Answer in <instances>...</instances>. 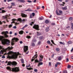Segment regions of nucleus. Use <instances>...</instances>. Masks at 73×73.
Segmentation results:
<instances>
[{
    "instance_id": "6ab92c4d",
    "label": "nucleus",
    "mask_w": 73,
    "mask_h": 73,
    "mask_svg": "<svg viewBox=\"0 0 73 73\" xmlns=\"http://www.w3.org/2000/svg\"><path fill=\"white\" fill-rule=\"evenodd\" d=\"M28 25H26L24 27H23L21 29H22V30H24V28H26L27 27H28Z\"/></svg>"
},
{
    "instance_id": "423d86ee",
    "label": "nucleus",
    "mask_w": 73,
    "mask_h": 73,
    "mask_svg": "<svg viewBox=\"0 0 73 73\" xmlns=\"http://www.w3.org/2000/svg\"><path fill=\"white\" fill-rule=\"evenodd\" d=\"M1 34L5 36V37H8V36L7 35V34L8 33V32L7 31H6L5 32L3 31L1 33Z\"/></svg>"
},
{
    "instance_id": "72a5a7b5",
    "label": "nucleus",
    "mask_w": 73,
    "mask_h": 73,
    "mask_svg": "<svg viewBox=\"0 0 73 73\" xmlns=\"http://www.w3.org/2000/svg\"><path fill=\"white\" fill-rule=\"evenodd\" d=\"M26 38H27L29 39V38H31V36H30L28 35L26 36Z\"/></svg>"
},
{
    "instance_id": "4468645a",
    "label": "nucleus",
    "mask_w": 73,
    "mask_h": 73,
    "mask_svg": "<svg viewBox=\"0 0 73 73\" xmlns=\"http://www.w3.org/2000/svg\"><path fill=\"white\" fill-rule=\"evenodd\" d=\"M13 48L12 47H10V46H9L6 49V50H11V49H12Z\"/></svg>"
},
{
    "instance_id": "f03ea898",
    "label": "nucleus",
    "mask_w": 73,
    "mask_h": 73,
    "mask_svg": "<svg viewBox=\"0 0 73 73\" xmlns=\"http://www.w3.org/2000/svg\"><path fill=\"white\" fill-rule=\"evenodd\" d=\"M8 55L7 57V58H11V56L9 55H11L13 58H17V56L19 54H14L13 52L11 51H9L8 52Z\"/></svg>"
},
{
    "instance_id": "6e6d98bb",
    "label": "nucleus",
    "mask_w": 73,
    "mask_h": 73,
    "mask_svg": "<svg viewBox=\"0 0 73 73\" xmlns=\"http://www.w3.org/2000/svg\"><path fill=\"white\" fill-rule=\"evenodd\" d=\"M66 61H67V62H68V61H69V58H67L66 59Z\"/></svg>"
},
{
    "instance_id": "79ce46f5",
    "label": "nucleus",
    "mask_w": 73,
    "mask_h": 73,
    "mask_svg": "<svg viewBox=\"0 0 73 73\" xmlns=\"http://www.w3.org/2000/svg\"><path fill=\"white\" fill-rule=\"evenodd\" d=\"M43 38V36H40L39 37V39H40V40H42Z\"/></svg>"
},
{
    "instance_id": "37998d69",
    "label": "nucleus",
    "mask_w": 73,
    "mask_h": 73,
    "mask_svg": "<svg viewBox=\"0 0 73 73\" xmlns=\"http://www.w3.org/2000/svg\"><path fill=\"white\" fill-rule=\"evenodd\" d=\"M21 60L22 63H24V59H21Z\"/></svg>"
},
{
    "instance_id": "dca6fc26",
    "label": "nucleus",
    "mask_w": 73,
    "mask_h": 73,
    "mask_svg": "<svg viewBox=\"0 0 73 73\" xmlns=\"http://www.w3.org/2000/svg\"><path fill=\"white\" fill-rule=\"evenodd\" d=\"M32 42H37V40L36 39L34 38L32 40Z\"/></svg>"
},
{
    "instance_id": "c9c22d12",
    "label": "nucleus",
    "mask_w": 73,
    "mask_h": 73,
    "mask_svg": "<svg viewBox=\"0 0 73 73\" xmlns=\"http://www.w3.org/2000/svg\"><path fill=\"white\" fill-rule=\"evenodd\" d=\"M45 23L46 24H48L49 23V21L48 20H46L45 21Z\"/></svg>"
},
{
    "instance_id": "a878e982",
    "label": "nucleus",
    "mask_w": 73,
    "mask_h": 73,
    "mask_svg": "<svg viewBox=\"0 0 73 73\" xmlns=\"http://www.w3.org/2000/svg\"><path fill=\"white\" fill-rule=\"evenodd\" d=\"M62 9H63L64 10H66V9H67L66 6H65L64 7H63L62 8Z\"/></svg>"
},
{
    "instance_id": "20e7f679",
    "label": "nucleus",
    "mask_w": 73,
    "mask_h": 73,
    "mask_svg": "<svg viewBox=\"0 0 73 73\" xmlns=\"http://www.w3.org/2000/svg\"><path fill=\"white\" fill-rule=\"evenodd\" d=\"M19 40L18 38H14L12 39V42H11V45H13L14 44L15 42H17V41Z\"/></svg>"
},
{
    "instance_id": "c756f323",
    "label": "nucleus",
    "mask_w": 73,
    "mask_h": 73,
    "mask_svg": "<svg viewBox=\"0 0 73 73\" xmlns=\"http://www.w3.org/2000/svg\"><path fill=\"white\" fill-rule=\"evenodd\" d=\"M27 70H33V68H27Z\"/></svg>"
},
{
    "instance_id": "3c124183",
    "label": "nucleus",
    "mask_w": 73,
    "mask_h": 73,
    "mask_svg": "<svg viewBox=\"0 0 73 73\" xmlns=\"http://www.w3.org/2000/svg\"><path fill=\"white\" fill-rule=\"evenodd\" d=\"M35 62H38V61L37 59H36L35 60Z\"/></svg>"
},
{
    "instance_id": "9d476101",
    "label": "nucleus",
    "mask_w": 73,
    "mask_h": 73,
    "mask_svg": "<svg viewBox=\"0 0 73 73\" xmlns=\"http://www.w3.org/2000/svg\"><path fill=\"white\" fill-rule=\"evenodd\" d=\"M12 65V66L13 67V66H16L17 64V62L15 61L11 63Z\"/></svg>"
},
{
    "instance_id": "e2e57ef3",
    "label": "nucleus",
    "mask_w": 73,
    "mask_h": 73,
    "mask_svg": "<svg viewBox=\"0 0 73 73\" xmlns=\"http://www.w3.org/2000/svg\"><path fill=\"white\" fill-rule=\"evenodd\" d=\"M41 44V42L39 41L38 42V45H40V44Z\"/></svg>"
},
{
    "instance_id": "ea45409f",
    "label": "nucleus",
    "mask_w": 73,
    "mask_h": 73,
    "mask_svg": "<svg viewBox=\"0 0 73 73\" xmlns=\"http://www.w3.org/2000/svg\"><path fill=\"white\" fill-rule=\"evenodd\" d=\"M59 12L60 13V14H62V11L61 10L59 11Z\"/></svg>"
},
{
    "instance_id": "4d7b16f0",
    "label": "nucleus",
    "mask_w": 73,
    "mask_h": 73,
    "mask_svg": "<svg viewBox=\"0 0 73 73\" xmlns=\"http://www.w3.org/2000/svg\"><path fill=\"white\" fill-rule=\"evenodd\" d=\"M51 62H49V66H51Z\"/></svg>"
},
{
    "instance_id": "c85d7f7f",
    "label": "nucleus",
    "mask_w": 73,
    "mask_h": 73,
    "mask_svg": "<svg viewBox=\"0 0 73 73\" xmlns=\"http://www.w3.org/2000/svg\"><path fill=\"white\" fill-rule=\"evenodd\" d=\"M33 24H34V22H32L30 23L29 24V25H30L32 26V25H33Z\"/></svg>"
},
{
    "instance_id": "9b49d317",
    "label": "nucleus",
    "mask_w": 73,
    "mask_h": 73,
    "mask_svg": "<svg viewBox=\"0 0 73 73\" xmlns=\"http://www.w3.org/2000/svg\"><path fill=\"white\" fill-rule=\"evenodd\" d=\"M18 21H20V22H24L25 21V19H23V20H21V18H19L18 19Z\"/></svg>"
},
{
    "instance_id": "864d4df0",
    "label": "nucleus",
    "mask_w": 73,
    "mask_h": 73,
    "mask_svg": "<svg viewBox=\"0 0 73 73\" xmlns=\"http://www.w3.org/2000/svg\"><path fill=\"white\" fill-rule=\"evenodd\" d=\"M30 16V19H32V14H31Z\"/></svg>"
},
{
    "instance_id": "b1692460",
    "label": "nucleus",
    "mask_w": 73,
    "mask_h": 73,
    "mask_svg": "<svg viewBox=\"0 0 73 73\" xmlns=\"http://www.w3.org/2000/svg\"><path fill=\"white\" fill-rule=\"evenodd\" d=\"M18 1H19L20 2H21V3H25V1L24 0H18Z\"/></svg>"
},
{
    "instance_id": "7c9ffc66",
    "label": "nucleus",
    "mask_w": 73,
    "mask_h": 73,
    "mask_svg": "<svg viewBox=\"0 0 73 73\" xmlns=\"http://www.w3.org/2000/svg\"><path fill=\"white\" fill-rule=\"evenodd\" d=\"M71 29H73V23H71Z\"/></svg>"
},
{
    "instance_id": "603ef678",
    "label": "nucleus",
    "mask_w": 73,
    "mask_h": 73,
    "mask_svg": "<svg viewBox=\"0 0 73 73\" xmlns=\"http://www.w3.org/2000/svg\"><path fill=\"white\" fill-rule=\"evenodd\" d=\"M28 11H32V10L31 9H28Z\"/></svg>"
},
{
    "instance_id": "412c9836",
    "label": "nucleus",
    "mask_w": 73,
    "mask_h": 73,
    "mask_svg": "<svg viewBox=\"0 0 73 73\" xmlns=\"http://www.w3.org/2000/svg\"><path fill=\"white\" fill-rule=\"evenodd\" d=\"M23 33H24V31H19V34L20 35H23Z\"/></svg>"
},
{
    "instance_id": "de8ad7c7",
    "label": "nucleus",
    "mask_w": 73,
    "mask_h": 73,
    "mask_svg": "<svg viewBox=\"0 0 73 73\" xmlns=\"http://www.w3.org/2000/svg\"><path fill=\"white\" fill-rule=\"evenodd\" d=\"M66 29H69V28H70V26H68L67 27H66Z\"/></svg>"
},
{
    "instance_id": "09e8293b",
    "label": "nucleus",
    "mask_w": 73,
    "mask_h": 73,
    "mask_svg": "<svg viewBox=\"0 0 73 73\" xmlns=\"http://www.w3.org/2000/svg\"><path fill=\"white\" fill-rule=\"evenodd\" d=\"M60 44H62L63 45H64V44H65V43H63L61 42H60Z\"/></svg>"
},
{
    "instance_id": "ddd939ff",
    "label": "nucleus",
    "mask_w": 73,
    "mask_h": 73,
    "mask_svg": "<svg viewBox=\"0 0 73 73\" xmlns=\"http://www.w3.org/2000/svg\"><path fill=\"white\" fill-rule=\"evenodd\" d=\"M63 58H64V56H59L58 58V59L59 61H61Z\"/></svg>"
},
{
    "instance_id": "c03bdc74",
    "label": "nucleus",
    "mask_w": 73,
    "mask_h": 73,
    "mask_svg": "<svg viewBox=\"0 0 73 73\" xmlns=\"http://www.w3.org/2000/svg\"><path fill=\"white\" fill-rule=\"evenodd\" d=\"M67 71L64 70L63 71V73H67Z\"/></svg>"
},
{
    "instance_id": "473e14b6",
    "label": "nucleus",
    "mask_w": 73,
    "mask_h": 73,
    "mask_svg": "<svg viewBox=\"0 0 73 73\" xmlns=\"http://www.w3.org/2000/svg\"><path fill=\"white\" fill-rule=\"evenodd\" d=\"M47 44H50V43H51V42H50V40H48L47 41Z\"/></svg>"
},
{
    "instance_id": "338daca9",
    "label": "nucleus",
    "mask_w": 73,
    "mask_h": 73,
    "mask_svg": "<svg viewBox=\"0 0 73 73\" xmlns=\"http://www.w3.org/2000/svg\"><path fill=\"white\" fill-rule=\"evenodd\" d=\"M60 6H64V5H63L62 4H60Z\"/></svg>"
},
{
    "instance_id": "5fc2aeb1",
    "label": "nucleus",
    "mask_w": 73,
    "mask_h": 73,
    "mask_svg": "<svg viewBox=\"0 0 73 73\" xmlns=\"http://www.w3.org/2000/svg\"><path fill=\"white\" fill-rule=\"evenodd\" d=\"M11 5L13 6H14L15 5V3L12 2V3H11Z\"/></svg>"
},
{
    "instance_id": "bf43d9fd",
    "label": "nucleus",
    "mask_w": 73,
    "mask_h": 73,
    "mask_svg": "<svg viewBox=\"0 0 73 73\" xmlns=\"http://www.w3.org/2000/svg\"><path fill=\"white\" fill-rule=\"evenodd\" d=\"M2 58H5V57L4 56H3L2 57Z\"/></svg>"
},
{
    "instance_id": "cd10ccee",
    "label": "nucleus",
    "mask_w": 73,
    "mask_h": 73,
    "mask_svg": "<svg viewBox=\"0 0 73 73\" xmlns=\"http://www.w3.org/2000/svg\"><path fill=\"white\" fill-rule=\"evenodd\" d=\"M41 35V33H38V32H37V36H40Z\"/></svg>"
},
{
    "instance_id": "0eeeda50",
    "label": "nucleus",
    "mask_w": 73,
    "mask_h": 73,
    "mask_svg": "<svg viewBox=\"0 0 73 73\" xmlns=\"http://www.w3.org/2000/svg\"><path fill=\"white\" fill-rule=\"evenodd\" d=\"M37 52H36V54L34 55V56L33 57V58H32L31 60V62H33V61H34L35 60V58H37Z\"/></svg>"
},
{
    "instance_id": "4be33fe9",
    "label": "nucleus",
    "mask_w": 73,
    "mask_h": 73,
    "mask_svg": "<svg viewBox=\"0 0 73 73\" xmlns=\"http://www.w3.org/2000/svg\"><path fill=\"white\" fill-rule=\"evenodd\" d=\"M60 64H61L59 62H57L56 63V64L55 65V66L56 67H57V65H60Z\"/></svg>"
},
{
    "instance_id": "69168bd1",
    "label": "nucleus",
    "mask_w": 73,
    "mask_h": 73,
    "mask_svg": "<svg viewBox=\"0 0 73 73\" xmlns=\"http://www.w3.org/2000/svg\"><path fill=\"white\" fill-rule=\"evenodd\" d=\"M13 28L14 29H16V28H17L16 26H15L13 27Z\"/></svg>"
},
{
    "instance_id": "f704fd0d",
    "label": "nucleus",
    "mask_w": 73,
    "mask_h": 73,
    "mask_svg": "<svg viewBox=\"0 0 73 73\" xmlns=\"http://www.w3.org/2000/svg\"><path fill=\"white\" fill-rule=\"evenodd\" d=\"M31 46H35V44L34 43H31Z\"/></svg>"
},
{
    "instance_id": "13d9d810",
    "label": "nucleus",
    "mask_w": 73,
    "mask_h": 73,
    "mask_svg": "<svg viewBox=\"0 0 73 73\" xmlns=\"http://www.w3.org/2000/svg\"><path fill=\"white\" fill-rule=\"evenodd\" d=\"M3 50H1V51L0 52V54H3Z\"/></svg>"
},
{
    "instance_id": "393cba45",
    "label": "nucleus",
    "mask_w": 73,
    "mask_h": 73,
    "mask_svg": "<svg viewBox=\"0 0 73 73\" xmlns=\"http://www.w3.org/2000/svg\"><path fill=\"white\" fill-rule=\"evenodd\" d=\"M51 41L54 45H56V44H55V43H54V41H53V40H51Z\"/></svg>"
},
{
    "instance_id": "aec40b11",
    "label": "nucleus",
    "mask_w": 73,
    "mask_h": 73,
    "mask_svg": "<svg viewBox=\"0 0 73 73\" xmlns=\"http://www.w3.org/2000/svg\"><path fill=\"white\" fill-rule=\"evenodd\" d=\"M45 31L46 32H48L49 31V27H47L46 28Z\"/></svg>"
},
{
    "instance_id": "774afa93",
    "label": "nucleus",
    "mask_w": 73,
    "mask_h": 73,
    "mask_svg": "<svg viewBox=\"0 0 73 73\" xmlns=\"http://www.w3.org/2000/svg\"><path fill=\"white\" fill-rule=\"evenodd\" d=\"M54 54H52V56H51V57L53 58V57H54Z\"/></svg>"
},
{
    "instance_id": "f257e3e1",
    "label": "nucleus",
    "mask_w": 73,
    "mask_h": 73,
    "mask_svg": "<svg viewBox=\"0 0 73 73\" xmlns=\"http://www.w3.org/2000/svg\"><path fill=\"white\" fill-rule=\"evenodd\" d=\"M3 38H4L3 36H0V40L1 41L2 44L3 45H5V44L9 45V43H10L9 40L7 39H3Z\"/></svg>"
},
{
    "instance_id": "f8f14e48",
    "label": "nucleus",
    "mask_w": 73,
    "mask_h": 73,
    "mask_svg": "<svg viewBox=\"0 0 73 73\" xmlns=\"http://www.w3.org/2000/svg\"><path fill=\"white\" fill-rule=\"evenodd\" d=\"M40 58H39V61L40 62H41V61H42V59L43 58V56H42V55H40Z\"/></svg>"
},
{
    "instance_id": "49530a36",
    "label": "nucleus",
    "mask_w": 73,
    "mask_h": 73,
    "mask_svg": "<svg viewBox=\"0 0 73 73\" xmlns=\"http://www.w3.org/2000/svg\"><path fill=\"white\" fill-rule=\"evenodd\" d=\"M69 20H70V21L72 20V19H73V18H72V17H70L69 18Z\"/></svg>"
},
{
    "instance_id": "e433bc0d",
    "label": "nucleus",
    "mask_w": 73,
    "mask_h": 73,
    "mask_svg": "<svg viewBox=\"0 0 73 73\" xmlns=\"http://www.w3.org/2000/svg\"><path fill=\"white\" fill-rule=\"evenodd\" d=\"M67 68L68 69H69V68H71V65H68Z\"/></svg>"
},
{
    "instance_id": "8fccbe9b",
    "label": "nucleus",
    "mask_w": 73,
    "mask_h": 73,
    "mask_svg": "<svg viewBox=\"0 0 73 73\" xmlns=\"http://www.w3.org/2000/svg\"><path fill=\"white\" fill-rule=\"evenodd\" d=\"M51 25H55V23H51Z\"/></svg>"
},
{
    "instance_id": "6e6552de",
    "label": "nucleus",
    "mask_w": 73,
    "mask_h": 73,
    "mask_svg": "<svg viewBox=\"0 0 73 73\" xmlns=\"http://www.w3.org/2000/svg\"><path fill=\"white\" fill-rule=\"evenodd\" d=\"M33 28L35 29H36V30H38V28H39V26H38V25H35L33 27Z\"/></svg>"
},
{
    "instance_id": "2eb2a0df",
    "label": "nucleus",
    "mask_w": 73,
    "mask_h": 73,
    "mask_svg": "<svg viewBox=\"0 0 73 73\" xmlns=\"http://www.w3.org/2000/svg\"><path fill=\"white\" fill-rule=\"evenodd\" d=\"M21 16L23 17H27V15L23 13L21 14Z\"/></svg>"
},
{
    "instance_id": "bb28decb",
    "label": "nucleus",
    "mask_w": 73,
    "mask_h": 73,
    "mask_svg": "<svg viewBox=\"0 0 73 73\" xmlns=\"http://www.w3.org/2000/svg\"><path fill=\"white\" fill-rule=\"evenodd\" d=\"M56 13L57 15H60V14L58 12V11L57 10L56 11Z\"/></svg>"
},
{
    "instance_id": "a19ab883",
    "label": "nucleus",
    "mask_w": 73,
    "mask_h": 73,
    "mask_svg": "<svg viewBox=\"0 0 73 73\" xmlns=\"http://www.w3.org/2000/svg\"><path fill=\"white\" fill-rule=\"evenodd\" d=\"M32 16H33V17H34L35 16V13H32V14L31 15Z\"/></svg>"
},
{
    "instance_id": "0e129e2a",
    "label": "nucleus",
    "mask_w": 73,
    "mask_h": 73,
    "mask_svg": "<svg viewBox=\"0 0 73 73\" xmlns=\"http://www.w3.org/2000/svg\"><path fill=\"white\" fill-rule=\"evenodd\" d=\"M2 9H4V7H3L2 8H0V11H1Z\"/></svg>"
},
{
    "instance_id": "f3484780",
    "label": "nucleus",
    "mask_w": 73,
    "mask_h": 73,
    "mask_svg": "<svg viewBox=\"0 0 73 73\" xmlns=\"http://www.w3.org/2000/svg\"><path fill=\"white\" fill-rule=\"evenodd\" d=\"M7 12V11L4 10H2V12L0 11V13H4Z\"/></svg>"
},
{
    "instance_id": "680f3d73",
    "label": "nucleus",
    "mask_w": 73,
    "mask_h": 73,
    "mask_svg": "<svg viewBox=\"0 0 73 73\" xmlns=\"http://www.w3.org/2000/svg\"><path fill=\"white\" fill-rule=\"evenodd\" d=\"M13 32H12V31H10L9 32V34L10 35H12V33Z\"/></svg>"
},
{
    "instance_id": "39448f33",
    "label": "nucleus",
    "mask_w": 73,
    "mask_h": 73,
    "mask_svg": "<svg viewBox=\"0 0 73 73\" xmlns=\"http://www.w3.org/2000/svg\"><path fill=\"white\" fill-rule=\"evenodd\" d=\"M3 19H6L7 22H9L10 21V18L8 16H3Z\"/></svg>"
},
{
    "instance_id": "052dcab7",
    "label": "nucleus",
    "mask_w": 73,
    "mask_h": 73,
    "mask_svg": "<svg viewBox=\"0 0 73 73\" xmlns=\"http://www.w3.org/2000/svg\"><path fill=\"white\" fill-rule=\"evenodd\" d=\"M34 71L35 72H37V69H34Z\"/></svg>"
},
{
    "instance_id": "7ed1b4c3",
    "label": "nucleus",
    "mask_w": 73,
    "mask_h": 73,
    "mask_svg": "<svg viewBox=\"0 0 73 73\" xmlns=\"http://www.w3.org/2000/svg\"><path fill=\"white\" fill-rule=\"evenodd\" d=\"M7 69H8V70H10L12 71V72H18L20 71V70L18 67L11 68L10 67H7Z\"/></svg>"
},
{
    "instance_id": "1a4fd4ad",
    "label": "nucleus",
    "mask_w": 73,
    "mask_h": 73,
    "mask_svg": "<svg viewBox=\"0 0 73 73\" xmlns=\"http://www.w3.org/2000/svg\"><path fill=\"white\" fill-rule=\"evenodd\" d=\"M24 52H26L28 50V46H25L23 48Z\"/></svg>"
},
{
    "instance_id": "5701e85b",
    "label": "nucleus",
    "mask_w": 73,
    "mask_h": 73,
    "mask_svg": "<svg viewBox=\"0 0 73 73\" xmlns=\"http://www.w3.org/2000/svg\"><path fill=\"white\" fill-rule=\"evenodd\" d=\"M42 64H43V63H42V62H40L38 63V66L39 67V66H40V65H42Z\"/></svg>"
},
{
    "instance_id": "a211bd4d",
    "label": "nucleus",
    "mask_w": 73,
    "mask_h": 73,
    "mask_svg": "<svg viewBox=\"0 0 73 73\" xmlns=\"http://www.w3.org/2000/svg\"><path fill=\"white\" fill-rule=\"evenodd\" d=\"M15 23V22L14 21H13L12 22H11V24L9 26V28H11L12 27V25H12V23Z\"/></svg>"
},
{
    "instance_id": "2f4dec72",
    "label": "nucleus",
    "mask_w": 73,
    "mask_h": 73,
    "mask_svg": "<svg viewBox=\"0 0 73 73\" xmlns=\"http://www.w3.org/2000/svg\"><path fill=\"white\" fill-rule=\"evenodd\" d=\"M44 19V17H41L39 19V20H43Z\"/></svg>"
},
{
    "instance_id": "a18cd8bd",
    "label": "nucleus",
    "mask_w": 73,
    "mask_h": 73,
    "mask_svg": "<svg viewBox=\"0 0 73 73\" xmlns=\"http://www.w3.org/2000/svg\"><path fill=\"white\" fill-rule=\"evenodd\" d=\"M68 44H72V41H70L68 42Z\"/></svg>"
},
{
    "instance_id": "58836bf2",
    "label": "nucleus",
    "mask_w": 73,
    "mask_h": 73,
    "mask_svg": "<svg viewBox=\"0 0 73 73\" xmlns=\"http://www.w3.org/2000/svg\"><path fill=\"white\" fill-rule=\"evenodd\" d=\"M11 62H9L7 64V65H11Z\"/></svg>"
},
{
    "instance_id": "4c0bfd02",
    "label": "nucleus",
    "mask_w": 73,
    "mask_h": 73,
    "mask_svg": "<svg viewBox=\"0 0 73 73\" xmlns=\"http://www.w3.org/2000/svg\"><path fill=\"white\" fill-rule=\"evenodd\" d=\"M56 50L57 52H58L60 50V49L58 48H56Z\"/></svg>"
}]
</instances>
